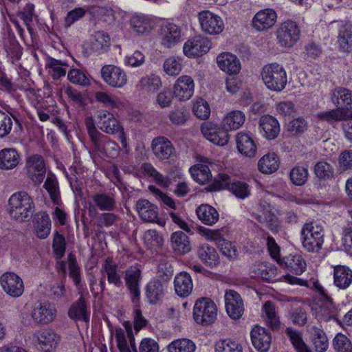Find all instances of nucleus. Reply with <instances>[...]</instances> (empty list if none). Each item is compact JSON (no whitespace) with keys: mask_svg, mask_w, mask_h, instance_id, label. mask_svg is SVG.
Instances as JSON below:
<instances>
[{"mask_svg":"<svg viewBox=\"0 0 352 352\" xmlns=\"http://www.w3.org/2000/svg\"><path fill=\"white\" fill-rule=\"evenodd\" d=\"M35 205L32 198L25 191L12 194L8 200V212L12 219L23 221L32 217Z\"/></svg>","mask_w":352,"mask_h":352,"instance_id":"f257e3e1","label":"nucleus"},{"mask_svg":"<svg viewBox=\"0 0 352 352\" xmlns=\"http://www.w3.org/2000/svg\"><path fill=\"white\" fill-rule=\"evenodd\" d=\"M86 127L94 151L109 157L117 156L119 146L116 142L98 131L91 120L86 122Z\"/></svg>","mask_w":352,"mask_h":352,"instance_id":"f03ea898","label":"nucleus"},{"mask_svg":"<svg viewBox=\"0 0 352 352\" xmlns=\"http://www.w3.org/2000/svg\"><path fill=\"white\" fill-rule=\"evenodd\" d=\"M261 76L267 87L272 91L283 90L287 82L286 71L283 65L278 63H272L264 66Z\"/></svg>","mask_w":352,"mask_h":352,"instance_id":"7ed1b4c3","label":"nucleus"},{"mask_svg":"<svg viewBox=\"0 0 352 352\" xmlns=\"http://www.w3.org/2000/svg\"><path fill=\"white\" fill-rule=\"evenodd\" d=\"M96 118L97 125L102 132L111 135H117V138L120 142L122 147L124 148H127L124 128L113 113L104 110L100 111L98 112Z\"/></svg>","mask_w":352,"mask_h":352,"instance_id":"20e7f679","label":"nucleus"},{"mask_svg":"<svg viewBox=\"0 0 352 352\" xmlns=\"http://www.w3.org/2000/svg\"><path fill=\"white\" fill-rule=\"evenodd\" d=\"M217 315V306L210 298H201L196 300L193 308V317L197 324L209 325L215 321Z\"/></svg>","mask_w":352,"mask_h":352,"instance_id":"39448f33","label":"nucleus"},{"mask_svg":"<svg viewBox=\"0 0 352 352\" xmlns=\"http://www.w3.org/2000/svg\"><path fill=\"white\" fill-rule=\"evenodd\" d=\"M303 247L311 252H318L324 243V230L317 224L306 223L301 230Z\"/></svg>","mask_w":352,"mask_h":352,"instance_id":"423d86ee","label":"nucleus"},{"mask_svg":"<svg viewBox=\"0 0 352 352\" xmlns=\"http://www.w3.org/2000/svg\"><path fill=\"white\" fill-rule=\"evenodd\" d=\"M210 190H220L228 189L236 197L240 199H245L250 194L249 186L240 181L232 182L230 177L227 174H219L218 179L210 186Z\"/></svg>","mask_w":352,"mask_h":352,"instance_id":"0eeeda50","label":"nucleus"},{"mask_svg":"<svg viewBox=\"0 0 352 352\" xmlns=\"http://www.w3.org/2000/svg\"><path fill=\"white\" fill-rule=\"evenodd\" d=\"M300 30L298 25L292 21L283 23L276 30V37L281 47H292L299 40Z\"/></svg>","mask_w":352,"mask_h":352,"instance_id":"6e6552de","label":"nucleus"},{"mask_svg":"<svg viewBox=\"0 0 352 352\" xmlns=\"http://www.w3.org/2000/svg\"><path fill=\"white\" fill-rule=\"evenodd\" d=\"M122 324L124 329L118 327L115 331V338L120 352H138L132 323L124 321Z\"/></svg>","mask_w":352,"mask_h":352,"instance_id":"1a4fd4ad","label":"nucleus"},{"mask_svg":"<svg viewBox=\"0 0 352 352\" xmlns=\"http://www.w3.org/2000/svg\"><path fill=\"white\" fill-rule=\"evenodd\" d=\"M25 169L29 178L36 185H39L44 179L46 168L43 157L34 154L26 158Z\"/></svg>","mask_w":352,"mask_h":352,"instance_id":"9d476101","label":"nucleus"},{"mask_svg":"<svg viewBox=\"0 0 352 352\" xmlns=\"http://www.w3.org/2000/svg\"><path fill=\"white\" fill-rule=\"evenodd\" d=\"M56 316V310L47 302H36L31 311L30 316L36 324H48L53 322Z\"/></svg>","mask_w":352,"mask_h":352,"instance_id":"9b49d317","label":"nucleus"},{"mask_svg":"<svg viewBox=\"0 0 352 352\" xmlns=\"http://www.w3.org/2000/svg\"><path fill=\"white\" fill-rule=\"evenodd\" d=\"M331 100L347 119L352 118V91L341 87L335 88L331 93Z\"/></svg>","mask_w":352,"mask_h":352,"instance_id":"f8f14e48","label":"nucleus"},{"mask_svg":"<svg viewBox=\"0 0 352 352\" xmlns=\"http://www.w3.org/2000/svg\"><path fill=\"white\" fill-rule=\"evenodd\" d=\"M199 20L203 31L209 34H219L224 29L222 19L210 11L201 12L199 14Z\"/></svg>","mask_w":352,"mask_h":352,"instance_id":"ddd939ff","label":"nucleus"},{"mask_svg":"<svg viewBox=\"0 0 352 352\" xmlns=\"http://www.w3.org/2000/svg\"><path fill=\"white\" fill-rule=\"evenodd\" d=\"M100 72L102 80L111 87H122L126 83V73L117 66L104 65L102 67Z\"/></svg>","mask_w":352,"mask_h":352,"instance_id":"4468645a","label":"nucleus"},{"mask_svg":"<svg viewBox=\"0 0 352 352\" xmlns=\"http://www.w3.org/2000/svg\"><path fill=\"white\" fill-rule=\"evenodd\" d=\"M201 130L204 136L214 144L224 146L228 142V131L223 126L219 127L213 123L206 122L201 125Z\"/></svg>","mask_w":352,"mask_h":352,"instance_id":"2eb2a0df","label":"nucleus"},{"mask_svg":"<svg viewBox=\"0 0 352 352\" xmlns=\"http://www.w3.org/2000/svg\"><path fill=\"white\" fill-rule=\"evenodd\" d=\"M3 291L12 297L21 296L24 291L22 279L13 272H5L0 278Z\"/></svg>","mask_w":352,"mask_h":352,"instance_id":"dca6fc26","label":"nucleus"},{"mask_svg":"<svg viewBox=\"0 0 352 352\" xmlns=\"http://www.w3.org/2000/svg\"><path fill=\"white\" fill-rule=\"evenodd\" d=\"M151 148L155 156L161 161L169 160L175 156L176 151L171 142L166 137L154 138Z\"/></svg>","mask_w":352,"mask_h":352,"instance_id":"f3484780","label":"nucleus"},{"mask_svg":"<svg viewBox=\"0 0 352 352\" xmlns=\"http://www.w3.org/2000/svg\"><path fill=\"white\" fill-rule=\"evenodd\" d=\"M211 47V43L208 38L195 36L187 41L184 45V53L187 56H200L206 54Z\"/></svg>","mask_w":352,"mask_h":352,"instance_id":"a211bd4d","label":"nucleus"},{"mask_svg":"<svg viewBox=\"0 0 352 352\" xmlns=\"http://www.w3.org/2000/svg\"><path fill=\"white\" fill-rule=\"evenodd\" d=\"M226 309L228 316L239 319L244 312L243 302L239 294L234 290H228L225 294Z\"/></svg>","mask_w":352,"mask_h":352,"instance_id":"6ab92c4d","label":"nucleus"},{"mask_svg":"<svg viewBox=\"0 0 352 352\" xmlns=\"http://www.w3.org/2000/svg\"><path fill=\"white\" fill-rule=\"evenodd\" d=\"M141 280V270L135 265L126 269L124 272L126 286L132 296V301L136 302L140 299V283Z\"/></svg>","mask_w":352,"mask_h":352,"instance_id":"aec40b11","label":"nucleus"},{"mask_svg":"<svg viewBox=\"0 0 352 352\" xmlns=\"http://www.w3.org/2000/svg\"><path fill=\"white\" fill-rule=\"evenodd\" d=\"M34 338L39 347L46 352L55 348L60 340L59 336L52 329H42L36 331Z\"/></svg>","mask_w":352,"mask_h":352,"instance_id":"412c9836","label":"nucleus"},{"mask_svg":"<svg viewBox=\"0 0 352 352\" xmlns=\"http://www.w3.org/2000/svg\"><path fill=\"white\" fill-rule=\"evenodd\" d=\"M253 346L260 352H267L271 345L272 336L265 328L256 326L250 333Z\"/></svg>","mask_w":352,"mask_h":352,"instance_id":"4be33fe9","label":"nucleus"},{"mask_svg":"<svg viewBox=\"0 0 352 352\" xmlns=\"http://www.w3.org/2000/svg\"><path fill=\"white\" fill-rule=\"evenodd\" d=\"M194 89L192 78L188 76H182L177 79L174 85L173 94L180 100H186L192 96Z\"/></svg>","mask_w":352,"mask_h":352,"instance_id":"5701e85b","label":"nucleus"},{"mask_svg":"<svg viewBox=\"0 0 352 352\" xmlns=\"http://www.w3.org/2000/svg\"><path fill=\"white\" fill-rule=\"evenodd\" d=\"M162 45L170 48L181 41V28L175 23H167L161 28Z\"/></svg>","mask_w":352,"mask_h":352,"instance_id":"b1692460","label":"nucleus"},{"mask_svg":"<svg viewBox=\"0 0 352 352\" xmlns=\"http://www.w3.org/2000/svg\"><path fill=\"white\" fill-rule=\"evenodd\" d=\"M276 19L277 15L274 10L270 8L263 9L254 15L252 25L258 31L267 30L275 24Z\"/></svg>","mask_w":352,"mask_h":352,"instance_id":"393cba45","label":"nucleus"},{"mask_svg":"<svg viewBox=\"0 0 352 352\" xmlns=\"http://www.w3.org/2000/svg\"><path fill=\"white\" fill-rule=\"evenodd\" d=\"M95 206L101 211H113L116 208V195L112 192L99 191L90 196Z\"/></svg>","mask_w":352,"mask_h":352,"instance_id":"a878e982","label":"nucleus"},{"mask_svg":"<svg viewBox=\"0 0 352 352\" xmlns=\"http://www.w3.org/2000/svg\"><path fill=\"white\" fill-rule=\"evenodd\" d=\"M219 67L229 74H238L241 68L239 59L234 54L223 52L217 57Z\"/></svg>","mask_w":352,"mask_h":352,"instance_id":"bb28decb","label":"nucleus"},{"mask_svg":"<svg viewBox=\"0 0 352 352\" xmlns=\"http://www.w3.org/2000/svg\"><path fill=\"white\" fill-rule=\"evenodd\" d=\"M136 208L141 219L146 222L157 223L158 208L146 199H140L136 204Z\"/></svg>","mask_w":352,"mask_h":352,"instance_id":"cd10ccee","label":"nucleus"},{"mask_svg":"<svg viewBox=\"0 0 352 352\" xmlns=\"http://www.w3.org/2000/svg\"><path fill=\"white\" fill-rule=\"evenodd\" d=\"M238 151L245 156L252 157L256 155L257 146L253 138L248 133H238L236 136Z\"/></svg>","mask_w":352,"mask_h":352,"instance_id":"c85d7f7f","label":"nucleus"},{"mask_svg":"<svg viewBox=\"0 0 352 352\" xmlns=\"http://www.w3.org/2000/svg\"><path fill=\"white\" fill-rule=\"evenodd\" d=\"M260 131L268 140L276 138L280 132V125L274 117L265 115L259 120Z\"/></svg>","mask_w":352,"mask_h":352,"instance_id":"c756f323","label":"nucleus"},{"mask_svg":"<svg viewBox=\"0 0 352 352\" xmlns=\"http://www.w3.org/2000/svg\"><path fill=\"white\" fill-rule=\"evenodd\" d=\"M280 264L296 275L302 274L307 269L306 261L299 254H290L283 257Z\"/></svg>","mask_w":352,"mask_h":352,"instance_id":"7c9ffc66","label":"nucleus"},{"mask_svg":"<svg viewBox=\"0 0 352 352\" xmlns=\"http://www.w3.org/2000/svg\"><path fill=\"white\" fill-rule=\"evenodd\" d=\"M333 283L340 289H347L352 283V270L346 265L333 267Z\"/></svg>","mask_w":352,"mask_h":352,"instance_id":"2f4dec72","label":"nucleus"},{"mask_svg":"<svg viewBox=\"0 0 352 352\" xmlns=\"http://www.w3.org/2000/svg\"><path fill=\"white\" fill-rule=\"evenodd\" d=\"M131 28L138 35H147L153 29L150 17L144 14H135L130 19Z\"/></svg>","mask_w":352,"mask_h":352,"instance_id":"473e14b6","label":"nucleus"},{"mask_svg":"<svg viewBox=\"0 0 352 352\" xmlns=\"http://www.w3.org/2000/svg\"><path fill=\"white\" fill-rule=\"evenodd\" d=\"M21 161V157L15 148H3L0 151V169L12 170Z\"/></svg>","mask_w":352,"mask_h":352,"instance_id":"72a5a7b5","label":"nucleus"},{"mask_svg":"<svg viewBox=\"0 0 352 352\" xmlns=\"http://www.w3.org/2000/svg\"><path fill=\"white\" fill-rule=\"evenodd\" d=\"M171 247L175 252L184 255L192 250L188 236L182 231L173 232L170 236Z\"/></svg>","mask_w":352,"mask_h":352,"instance_id":"f704fd0d","label":"nucleus"},{"mask_svg":"<svg viewBox=\"0 0 352 352\" xmlns=\"http://www.w3.org/2000/svg\"><path fill=\"white\" fill-rule=\"evenodd\" d=\"M307 332L311 336V342L317 352H325L329 347V341L324 331L316 327L308 325Z\"/></svg>","mask_w":352,"mask_h":352,"instance_id":"c9c22d12","label":"nucleus"},{"mask_svg":"<svg viewBox=\"0 0 352 352\" xmlns=\"http://www.w3.org/2000/svg\"><path fill=\"white\" fill-rule=\"evenodd\" d=\"M174 285L175 292L182 297L188 296L193 288L191 276L185 272H181L175 276Z\"/></svg>","mask_w":352,"mask_h":352,"instance_id":"e433bc0d","label":"nucleus"},{"mask_svg":"<svg viewBox=\"0 0 352 352\" xmlns=\"http://www.w3.org/2000/svg\"><path fill=\"white\" fill-rule=\"evenodd\" d=\"M198 219L205 225L212 226L219 219V214L217 210L208 204H201L196 210Z\"/></svg>","mask_w":352,"mask_h":352,"instance_id":"4c0bfd02","label":"nucleus"},{"mask_svg":"<svg viewBox=\"0 0 352 352\" xmlns=\"http://www.w3.org/2000/svg\"><path fill=\"white\" fill-rule=\"evenodd\" d=\"M340 26L338 34V44L340 49L344 52L352 50V25L350 23L339 22Z\"/></svg>","mask_w":352,"mask_h":352,"instance_id":"58836bf2","label":"nucleus"},{"mask_svg":"<svg viewBox=\"0 0 352 352\" xmlns=\"http://www.w3.org/2000/svg\"><path fill=\"white\" fill-rule=\"evenodd\" d=\"M85 300L82 296L70 307L68 311V316L71 319L75 320H83L89 322V315L87 310Z\"/></svg>","mask_w":352,"mask_h":352,"instance_id":"ea45409f","label":"nucleus"},{"mask_svg":"<svg viewBox=\"0 0 352 352\" xmlns=\"http://www.w3.org/2000/svg\"><path fill=\"white\" fill-rule=\"evenodd\" d=\"M102 268L107 276V280L117 287L123 286L121 275L119 272L118 265L113 263L111 258L108 257L102 265Z\"/></svg>","mask_w":352,"mask_h":352,"instance_id":"a19ab883","label":"nucleus"},{"mask_svg":"<svg viewBox=\"0 0 352 352\" xmlns=\"http://www.w3.org/2000/svg\"><path fill=\"white\" fill-rule=\"evenodd\" d=\"M146 298L151 304L157 303L164 295L163 285L158 279H153L146 285Z\"/></svg>","mask_w":352,"mask_h":352,"instance_id":"79ce46f5","label":"nucleus"},{"mask_svg":"<svg viewBox=\"0 0 352 352\" xmlns=\"http://www.w3.org/2000/svg\"><path fill=\"white\" fill-rule=\"evenodd\" d=\"M199 258L210 267L215 266L219 263V256L216 250L208 244L200 245L197 250Z\"/></svg>","mask_w":352,"mask_h":352,"instance_id":"37998d69","label":"nucleus"},{"mask_svg":"<svg viewBox=\"0 0 352 352\" xmlns=\"http://www.w3.org/2000/svg\"><path fill=\"white\" fill-rule=\"evenodd\" d=\"M319 310L317 312L318 320L327 322L330 320H336L337 309L333 303L332 298L320 300Z\"/></svg>","mask_w":352,"mask_h":352,"instance_id":"c03bdc74","label":"nucleus"},{"mask_svg":"<svg viewBox=\"0 0 352 352\" xmlns=\"http://www.w3.org/2000/svg\"><path fill=\"white\" fill-rule=\"evenodd\" d=\"M245 116L241 111L229 113L223 120L222 126L228 131L239 129L245 122Z\"/></svg>","mask_w":352,"mask_h":352,"instance_id":"a18cd8bd","label":"nucleus"},{"mask_svg":"<svg viewBox=\"0 0 352 352\" xmlns=\"http://www.w3.org/2000/svg\"><path fill=\"white\" fill-rule=\"evenodd\" d=\"M285 334L296 352H311L307 344L304 342L301 332L292 327H288L285 329Z\"/></svg>","mask_w":352,"mask_h":352,"instance_id":"49530a36","label":"nucleus"},{"mask_svg":"<svg viewBox=\"0 0 352 352\" xmlns=\"http://www.w3.org/2000/svg\"><path fill=\"white\" fill-rule=\"evenodd\" d=\"M258 169L265 174H271L276 172L279 167L277 155L272 153L263 156L258 163Z\"/></svg>","mask_w":352,"mask_h":352,"instance_id":"de8ad7c7","label":"nucleus"},{"mask_svg":"<svg viewBox=\"0 0 352 352\" xmlns=\"http://www.w3.org/2000/svg\"><path fill=\"white\" fill-rule=\"evenodd\" d=\"M50 199L54 204L59 206L61 204L58 183L54 175L49 173L44 184Z\"/></svg>","mask_w":352,"mask_h":352,"instance_id":"09e8293b","label":"nucleus"},{"mask_svg":"<svg viewBox=\"0 0 352 352\" xmlns=\"http://www.w3.org/2000/svg\"><path fill=\"white\" fill-rule=\"evenodd\" d=\"M251 273L255 276L261 278L263 280L270 281L273 280L276 274V269L268 266L264 263H258L251 267Z\"/></svg>","mask_w":352,"mask_h":352,"instance_id":"8fccbe9b","label":"nucleus"},{"mask_svg":"<svg viewBox=\"0 0 352 352\" xmlns=\"http://www.w3.org/2000/svg\"><path fill=\"white\" fill-rule=\"evenodd\" d=\"M263 311L265 314V323L272 330H276L280 327L279 318L277 316L275 305L272 301H267L263 307Z\"/></svg>","mask_w":352,"mask_h":352,"instance_id":"3c124183","label":"nucleus"},{"mask_svg":"<svg viewBox=\"0 0 352 352\" xmlns=\"http://www.w3.org/2000/svg\"><path fill=\"white\" fill-rule=\"evenodd\" d=\"M110 45V38L102 32H97L91 43V49L99 54L105 52Z\"/></svg>","mask_w":352,"mask_h":352,"instance_id":"603ef678","label":"nucleus"},{"mask_svg":"<svg viewBox=\"0 0 352 352\" xmlns=\"http://www.w3.org/2000/svg\"><path fill=\"white\" fill-rule=\"evenodd\" d=\"M195 343L186 338L174 340L168 346V352H195Z\"/></svg>","mask_w":352,"mask_h":352,"instance_id":"864d4df0","label":"nucleus"},{"mask_svg":"<svg viewBox=\"0 0 352 352\" xmlns=\"http://www.w3.org/2000/svg\"><path fill=\"white\" fill-rule=\"evenodd\" d=\"M255 219L261 223H265L267 227L275 232L278 231L279 223L276 215L270 210H264L262 214H255Z\"/></svg>","mask_w":352,"mask_h":352,"instance_id":"5fc2aeb1","label":"nucleus"},{"mask_svg":"<svg viewBox=\"0 0 352 352\" xmlns=\"http://www.w3.org/2000/svg\"><path fill=\"white\" fill-rule=\"evenodd\" d=\"M161 84L160 78L157 76L152 74L142 78L138 86L140 89L151 93L158 89Z\"/></svg>","mask_w":352,"mask_h":352,"instance_id":"6e6d98bb","label":"nucleus"},{"mask_svg":"<svg viewBox=\"0 0 352 352\" xmlns=\"http://www.w3.org/2000/svg\"><path fill=\"white\" fill-rule=\"evenodd\" d=\"M308 169L304 166H296L294 167L289 173V178L292 184L296 186H302L308 179Z\"/></svg>","mask_w":352,"mask_h":352,"instance_id":"4d7b16f0","label":"nucleus"},{"mask_svg":"<svg viewBox=\"0 0 352 352\" xmlns=\"http://www.w3.org/2000/svg\"><path fill=\"white\" fill-rule=\"evenodd\" d=\"M215 352H243V349L237 342L224 339L216 342Z\"/></svg>","mask_w":352,"mask_h":352,"instance_id":"13d9d810","label":"nucleus"},{"mask_svg":"<svg viewBox=\"0 0 352 352\" xmlns=\"http://www.w3.org/2000/svg\"><path fill=\"white\" fill-rule=\"evenodd\" d=\"M191 175L195 180L199 184H205L209 182L212 177L210 170L208 166L199 164L192 169H190Z\"/></svg>","mask_w":352,"mask_h":352,"instance_id":"bf43d9fd","label":"nucleus"},{"mask_svg":"<svg viewBox=\"0 0 352 352\" xmlns=\"http://www.w3.org/2000/svg\"><path fill=\"white\" fill-rule=\"evenodd\" d=\"M333 346L336 352H352L351 342L342 333H338L335 336Z\"/></svg>","mask_w":352,"mask_h":352,"instance_id":"052dcab7","label":"nucleus"},{"mask_svg":"<svg viewBox=\"0 0 352 352\" xmlns=\"http://www.w3.org/2000/svg\"><path fill=\"white\" fill-rule=\"evenodd\" d=\"M51 230V220L47 214H43L38 220L36 233L38 238H47Z\"/></svg>","mask_w":352,"mask_h":352,"instance_id":"680f3d73","label":"nucleus"},{"mask_svg":"<svg viewBox=\"0 0 352 352\" xmlns=\"http://www.w3.org/2000/svg\"><path fill=\"white\" fill-rule=\"evenodd\" d=\"M189 112L184 107H178L170 111L168 118L175 125H183L188 120Z\"/></svg>","mask_w":352,"mask_h":352,"instance_id":"e2e57ef3","label":"nucleus"},{"mask_svg":"<svg viewBox=\"0 0 352 352\" xmlns=\"http://www.w3.org/2000/svg\"><path fill=\"white\" fill-rule=\"evenodd\" d=\"M314 173L319 179H328L333 175V168L330 164L321 161L314 166Z\"/></svg>","mask_w":352,"mask_h":352,"instance_id":"0e129e2a","label":"nucleus"},{"mask_svg":"<svg viewBox=\"0 0 352 352\" xmlns=\"http://www.w3.org/2000/svg\"><path fill=\"white\" fill-rule=\"evenodd\" d=\"M144 241L148 248L160 247L162 245L164 239L156 230H148L144 235Z\"/></svg>","mask_w":352,"mask_h":352,"instance_id":"69168bd1","label":"nucleus"},{"mask_svg":"<svg viewBox=\"0 0 352 352\" xmlns=\"http://www.w3.org/2000/svg\"><path fill=\"white\" fill-rule=\"evenodd\" d=\"M352 170V151H344L339 156L338 172L344 173Z\"/></svg>","mask_w":352,"mask_h":352,"instance_id":"338daca9","label":"nucleus"},{"mask_svg":"<svg viewBox=\"0 0 352 352\" xmlns=\"http://www.w3.org/2000/svg\"><path fill=\"white\" fill-rule=\"evenodd\" d=\"M288 317L294 324L300 326L305 325L307 321V313L301 307L292 309L289 312Z\"/></svg>","mask_w":352,"mask_h":352,"instance_id":"774afa93","label":"nucleus"}]
</instances>
